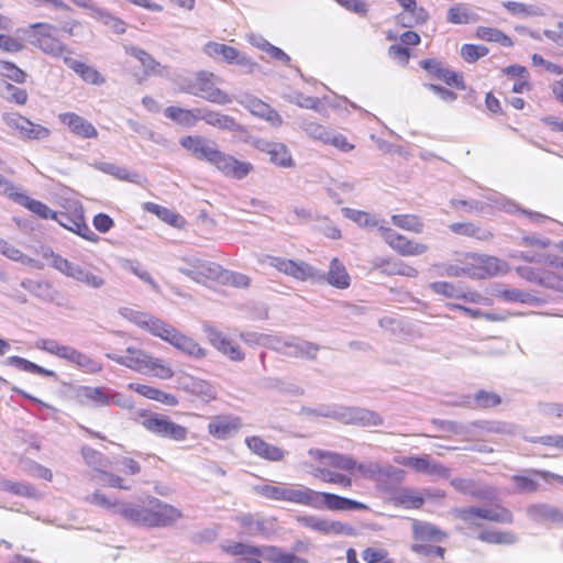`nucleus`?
<instances>
[{
	"label": "nucleus",
	"instance_id": "59",
	"mask_svg": "<svg viewBox=\"0 0 563 563\" xmlns=\"http://www.w3.org/2000/svg\"><path fill=\"white\" fill-rule=\"evenodd\" d=\"M70 363L88 374H96L101 372L102 369V364L100 362L78 351L77 349L73 355Z\"/></svg>",
	"mask_w": 563,
	"mask_h": 563
},
{
	"label": "nucleus",
	"instance_id": "43",
	"mask_svg": "<svg viewBox=\"0 0 563 563\" xmlns=\"http://www.w3.org/2000/svg\"><path fill=\"white\" fill-rule=\"evenodd\" d=\"M14 202L25 207L42 219H53L55 214V211H53L47 205L40 200L30 198L25 192L21 190L19 195L15 196Z\"/></svg>",
	"mask_w": 563,
	"mask_h": 563
},
{
	"label": "nucleus",
	"instance_id": "5",
	"mask_svg": "<svg viewBox=\"0 0 563 563\" xmlns=\"http://www.w3.org/2000/svg\"><path fill=\"white\" fill-rule=\"evenodd\" d=\"M255 490L267 499L287 501L308 507L311 488L300 484H263L257 485Z\"/></svg>",
	"mask_w": 563,
	"mask_h": 563
},
{
	"label": "nucleus",
	"instance_id": "9",
	"mask_svg": "<svg viewBox=\"0 0 563 563\" xmlns=\"http://www.w3.org/2000/svg\"><path fill=\"white\" fill-rule=\"evenodd\" d=\"M2 121L23 141L45 140L51 135V131L46 126L34 123L16 112H4Z\"/></svg>",
	"mask_w": 563,
	"mask_h": 563
},
{
	"label": "nucleus",
	"instance_id": "33",
	"mask_svg": "<svg viewBox=\"0 0 563 563\" xmlns=\"http://www.w3.org/2000/svg\"><path fill=\"white\" fill-rule=\"evenodd\" d=\"M240 428L241 420L230 417H217L208 424L209 433L220 440L231 438Z\"/></svg>",
	"mask_w": 563,
	"mask_h": 563
},
{
	"label": "nucleus",
	"instance_id": "52",
	"mask_svg": "<svg viewBox=\"0 0 563 563\" xmlns=\"http://www.w3.org/2000/svg\"><path fill=\"white\" fill-rule=\"evenodd\" d=\"M93 166L96 169H98L104 174H109L120 180H128L131 183H136L137 178H139V175L136 173H131L125 167H122V166H119V165H115L112 163L98 162V163H95Z\"/></svg>",
	"mask_w": 563,
	"mask_h": 563
},
{
	"label": "nucleus",
	"instance_id": "23",
	"mask_svg": "<svg viewBox=\"0 0 563 563\" xmlns=\"http://www.w3.org/2000/svg\"><path fill=\"white\" fill-rule=\"evenodd\" d=\"M177 384L184 391L191 394L206 402H209L217 397V389L212 384L189 374H179L177 376Z\"/></svg>",
	"mask_w": 563,
	"mask_h": 563
},
{
	"label": "nucleus",
	"instance_id": "62",
	"mask_svg": "<svg viewBox=\"0 0 563 563\" xmlns=\"http://www.w3.org/2000/svg\"><path fill=\"white\" fill-rule=\"evenodd\" d=\"M81 455L87 465L98 472H101L110 464L107 456L90 446H82Z\"/></svg>",
	"mask_w": 563,
	"mask_h": 563
},
{
	"label": "nucleus",
	"instance_id": "11",
	"mask_svg": "<svg viewBox=\"0 0 563 563\" xmlns=\"http://www.w3.org/2000/svg\"><path fill=\"white\" fill-rule=\"evenodd\" d=\"M177 269L197 283H203L206 279H219L221 275L220 265L197 256L181 258Z\"/></svg>",
	"mask_w": 563,
	"mask_h": 563
},
{
	"label": "nucleus",
	"instance_id": "63",
	"mask_svg": "<svg viewBox=\"0 0 563 563\" xmlns=\"http://www.w3.org/2000/svg\"><path fill=\"white\" fill-rule=\"evenodd\" d=\"M528 515L534 520L555 522L559 516V508L547 504L533 505L528 508Z\"/></svg>",
	"mask_w": 563,
	"mask_h": 563
},
{
	"label": "nucleus",
	"instance_id": "53",
	"mask_svg": "<svg viewBox=\"0 0 563 563\" xmlns=\"http://www.w3.org/2000/svg\"><path fill=\"white\" fill-rule=\"evenodd\" d=\"M475 34L479 40L498 43L504 47H511L514 45L512 40L508 35L495 27L478 26Z\"/></svg>",
	"mask_w": 563,
	"mask_h": 563
},
{
	"label": "nucleus",
	"instance_id": "13",
	"mask_svg": "<svg viewBox=\"0 0 563 563\" xmlns=\"http://www.w3.org/2000/svg\"><path fill=\"white\" fill-rule=\"evenodd\" d=\"M147 527H168L183 517L181 511L156 497L147 498Z\"/></svg>",
	"mask_w": 563,
	"mask_h": 563
},
{
	"label": "nucleus",
	"instance_id": "8",
	"mask_svg": "<svg viewBox=\"0 0 563 563\" xmlns=\"http://www.w3.org/2000/svg\"><path fill=\"white\" fill-rule=\"evenodd\" d=\"M313 509H329L334 511L366 510L368 507L357 500L339 496L332 493H323L311 489L309 506Z\"/></svg>",
	"mask_w": 563,
	"mask_h": 563
},
{
	"label": "nucleus",
	"instance_id": "46",
	"mask_svg": "<svg viewBox=\"0 0 563 563\" xmlns=\"http://www.w3.org/2000/svg\"><path fill=\"white\" fill-rule=\"evenodd\" d=\"M0 490L32 499H37L40 497L36 488L24 482H13L4 478L0 479Z\"/></svg>",
	"mask_w": 563,
	"mask_h": 563
},
{
	"label": "nucleus",
	"instance_id": "24",
	"mask_svg": "<svg viewBox=\"0 0 563 563\" xmlns=\"http://www.w3.org/2000/svg\"><path fill=\"white\" fill-rule=\"evenodd\" d=\"M58 120L66 125L68 130L80 139H97L98 131L95 125L84 117L75 112H64L58 114Z\"/></svg>",
	"mask_w": 563,
	"mask_h": 563
},
{
	"label": "nucleus",
	"instance_id": "47",
	"mask_svg": "<svg viewBox=\"0 0 563 563\" xmlns=\"http://www.w3.org/2000/svg\"><path fill=\"white\" fill-rule=\"evenodd\" d=\"M264 560L271 563H309L306 559L274 545L264 547Z\"/></svg>",
	"mask_w": 563,
	"mask_h": 563
},
{
	"label": "nucleus",
	"instance_id": "1",
	"mask_svg": "<svg viewBox=\"0 0 563 563\" xmlns=\"http://www.w3.org/2000/svg\"><path fill=\"white\" fill-rule=\"evenodd\" d=\"M179 143L197 159L208 162L227 177L241 180L253 170L251 163L239 161L232 155L220 151L213 140L205 136L188 135L180 139Z\"/></svg>",
	"mask_w": 563,
	"mask_h": 563
},
{
	"label": "nucleus",
	"instance_id": "7",
	"mask_svg": "<svg viewBox=\"0 0 563 563\" xmlns=\"http://www.w3.org/2000/svg\"><path fill=\"white\" fill-rule=\"evenodd\" d=\"M212 78L213 74L208 71H199L195 80L188 84V86L183 90L212 103L221 106L230 103L232 98L225 91L216 87Z\"/></svg>",
	"mask_w": 563,
	"mask_h": 563
},
{
	"label": "nucleus",
	"instance_id": "55",
	"mask_svg": "<svg viewBox=\"0 0 563 563\" xmlns=\"http://www.w3.org/2000/svg\"><path fill=\"white\" fill-rule=\"evenodd\" d=\"M8 364L27 373L37 374L47 377H55L56 373L52 369L44 368L26 358L21 356L8 357Z\"/></svg>",
	"mask_w": 563,
	"mask_h": 563
},
{
	"label": "nucleus",
	"instance_id": "35",
	"mask_svg": "<svg viewBox=\"0 0 563 563\" xmlns=\"http://www.w3.org/2000/svg\"><path fill=\"white\" fill-rule=\"evenodd\" d=\"M175 349L194 358H203L207 354L206 350L199 345L192 338L185 335L177 329L170 336L168 342Z\"/></svg>",
	"mask_w": 563,
	"mask_h": 563
},
{
	"label": "nucleus",
	"instance_id": "41",
	"mask_svg": "<svg viewBox=\"0 0 563 563\" xmlns=\"http://www.w3.org/2000/svg\"><path fill=\"white\" fill-rule=\"evenodd\" d=\"M342 214L344 218L353 221L356 223L360 228L364 229H373L378 228L383 225V220H379L375 214H372L369 212L357 210L349 207H344L341 209Z\"/></svg>",
	"mask_w": 563,
	"mask_h": 563
},
{
	"label": "nucleus",
	"instance_id": "27",
	"mask_svg": "<svg viewBox=\"0 0 563 563\" xmlns=\"http://www.w3.org/2000/svg\"><path fill=\"white\" fill-rule=\"evenodd\" d=\"M245 444L253 454L271 462L283 461L287 455L285 450L264 441L257 435L247 437Z\"/></svg>",
	"mask_w": 563,
	"mask_h": 563
},
{
	"label": "nucleus",
	"instance_id": "60",
	"mask_svg": "<svg viewBox=\"0 0 563 563\" xmlns=\"http://www.w3.org/2000/svg\"><path fill=\"white\" fill-rule=\"evenodd\" d=\"M145 329L166 342H169L170 336L176 331V328L153 316H151V320L147 321Z\"/></svg>",
	"mask_w": 563,
	"mask_h": 563
},
{
	"label": "nucleus",
	"instance_id": "14",
	"mask_svg": "<svg viewBox=\"0 0 563 563\" xmlns=\"http://www.w3.org/2000/svg\"><path fill=\"white\" fill-rule=\"evenodd\" d=\"M379 232L384 241L401 256H418L429 250L427 244L409 240L388 227L380 225Z\"/></svg>",
	"mask_w": 563,
	"mask_h": 563
},
{
	"label": "nucleus",
	"instance_id": "15",
	"mask_svg": "<svg viewBox=\"0 0 563 563\" xmlns=\"http://www.w3.org/2000/svg\"><path fill=\"white\" fill-rule=\"evenodd\" d=\"M67 395L81 406L92 408L108 407V387L69 385Z\"/></svg>",
	"mask_w": 563,
	"mask_h": 563
},
{
	"label": "nucleus",
	"instance_id": "36",
	"mask_svg": "<svg viewBox=\"0 0 563 563\" xmlns=\"http://www.w3.org/2000/svg\"><path fill=\"white\" fill-rule=\"evenodd\" d=\"M324 278L321 279V282H327L331 286L339 288V289H345L350 286V275L346 272L345 266L342 262L339 261V258L334 257L330 262L329 271L328 273H324Z\"/></svg>",
	"mask_w": 563,
	"mask_h": 563
},
{
	"label": "nucleus",
	"instance_id": "39",
	"mask_svg": "<svg viewBox=\"0 0 563 563\" xmlns=\"http://www.w3.org/2000/svg\"><path fill=\"white\" fill-rule=\"evenodd\" d=\"M405 478V471L393 465L378 464L376 477L374 482L377 487L383 490H389L390 484L402 482Z\"/></svg>",
	"mask_w": 563,
	"mask_h": 563
},
{
	"label": "nucleus",
	"instance_id": "37",
	"mask_svg": "<svg viewBox=\"0 0 563 563\" xmlns=\"http://www.w3.org/2000/svg\"><path fill=\"white\" fill-rule=\"evenodd\" d=\"M411 468L427 475H435L443 478L450 476V470L440 462L431 460L429 455L413 456Z\"/></svg>",
	"mask_w": 563,
	"mask_h": 563
},
{
	"label": "nucleus",
	"instance_id": "20",
	"mask_svg": "<svg viewBox=\"0 0 563 563\" xmlns=\"http://www.w3.org/2000/svg\"><path fill=\"white\" fill-rule=\"evenodd\" d=\"M338 420L343 423L361 427H377L383 424V418L375 411L360 407L339 406Z\"/></svg>",
	"mask_w": 563,
	"mask_h": 563
},
{
	"label": "nucleus",
	"instance_id": "25",
	"mask_svg": "<svg viewBox=\"0 0 563 563\" xmlns=\"http://www.w3.org/2000/svg\"><path fill=\"white\" fill-rule=\"evenodd\" d=\"M239 103L252 114L268 121L273 126H279L283 123L280 114L275 109L254 96H242L239 99Z\"/></svg>",
	"mask_w": 563,
	"mask_h": 563
},
{
	"label": "nucleus",
	"instance_id": "6",
	"mask_svg": "<svg viewBox=\"0 0 563 563\" xmlns=\"http://www.w3.org/2000/svg\"><path fill=\"white\" fill-rule=\"evenodd\" d=\"M141 424L151 433L169 439L176 442L185 441L188 437V429L175 423L167 416L156 412H141Z\"/></svg>",
	"mask_w": 563,
	"mask_h": 563
},
{
	"label": "nucleus",
	"instance_id": "40",
	"mask_svg": "<svg viewBox=\"0 0 563 563\" xmlns=\"http://www.w3.org/2000/svg\"><path fill=\"white\" fill-rule=\"evenodd\" d=\"M390 499L398 506L405 508L419 509L424 503V498L416 489L400 487L390 493Z\"/></svg>",
	"mask_w": 563,
	"mask_h": 563
},
{
	"label": "nucleus",
	"instance_id": "32",
	"mask_svg": "<svg viewBox=\"0 0 563 563\" xmlns=\"http://www.w3.org/2000/svg\"><path fill=\"white\" fill-rule=\"evenodd\" d=\"M320 346L303 339L289 336L285 354L288 357L314 360Z\"/></svg>",
	"mask_w": 563,
	"mask_h": 563
},
{
	"label": "nucleus",
	"instance_id": "16",
	"mask_svg": "<svg viewBox=\"0 0 563 563\" xmlns=\"http://www.w3.org/2000/svg\"><path fill=\"white\" fill-rule=\"evenodd\" d=\"M56 266L59 273L86 285L87 287L99 289L106 284L102 276L95 274L88 267L75 264L68 260H58Z\"/></svg>",
	"mask_w": 563,
	"mask_h": 563
},
{
	"label": "nucleus",
	"instance_id": "17",
	"mask_svg": "<svg viewBox=\"0 0 563 563\" xmlns=\"http://www.w3.org/2000/svg\"><path fill=\"white\" fill-rule=\"evenodd\" d=\"M203 332L209 343L229 360L234 362L244 360L245 355L241 347L231 341L222 331L210 324H203Z\"/></svg>",
	"mask_w": 563,
	"mask_h": 563
},
{
	"label": "nucleus",
	"instance_id": "61",
	"mask_svg": "<svg viewBox=\"0 0 563 563\" xmlns=\"http://www.w3.org/2000/svg\"><path fill=\"white\" fill-rule=\"evenodd\" d=\"M478 539L492 544H512L517 541V537L514 533L497 530H484L478 534Z\"/></svg>",
	"mask_w": 563,
	"mask_h": 563
},
{
	"label": "nucleus",
	"instance_id": "28",
	"mask_svg": "<svg viewBox=\"0 0 563 563\" xmlns=\"http://www.w3.org/2000/svg\"><path fill=\"white\" fill-rule=\"evenodd\" d=\"M196 112L199 113V120H203L209 125L230 132H245V128L238 123L233 117L203 109H196Z\"/></svg>",
	"mask_w": 563,
	"mask_h": 563
},
{
	"label": "nucleus",
	"instance_id": "19",
	"mask_svg": "<svg viewBox=\"0 0 563 563\" xmlns=\"http://www.w3.org/2000/svg\"><path fill=\"white\" fill-rule=\"evenodd\" d=\"M486 202L485 209L487 207L497 208L499 210H504L508 213L520 212L526 214L532 222L542 223L545 221H550L551 219L542 213L529 211L526 209H521L514 200H510L506 196L497 192L489 191L485 195Z\"/></svg>",
	"mask_w": 563,
	"mask_h": 563
},
{
	"label": "nucleus",
	"instance_id": "64",
	"mask_svg": "<svg viewBox=\"0 0 563 563\" xmlns=\"http://www.w3.org/2000/svg\"><path fill=\"white\" fill-rule=\"evenodd\" d=\"M0 76L16 84H23L26 80V73L14 63L0 59Z\"/></svg>",
	"mask_w": 563,
	"mask_h": 563
},
{
	"label": "nucleus",
	"instance_id": "44",
	"mask_svg": "<svg viewBox=\"0 0 563 563\" xmlns=\"http://www.w3.org/2000/svg\"><path fill=\"white\" fill-rule=\"evenodd\" d=\"M501 402V398L496 393L481 389L475 393L474 397L470 396L462 402L465 407H476L482 409L494 408Z\"/></svg>",
	"mask_w": 563,
	"mask_h": 563
},
{
	"label": "nucleus",
	"instance_id": "58",
	"mask_svg": "<svg viewBox=\"0 0 563 563\" xmlns=\"http://www.w3.org/2000/svg\"><path fill=\"white\" fill-rule=\"evenodd\" d=\"M391 222L394 225L413 233H422L424 228L421 219L415 214H394Z\"/></svg>",
	"mask_w": 563,
	"mask_h": 563
},
{
	"label": "nucleus",
	"instance_id": "12",
	"mask_svg": "<svg viewBox=\"0 0 563 563\" xmlns=\"http://www.w3.org/2000/svg\"><path fill=\"white\" fill-rule=\"evenodd\" d=\"M245 142L251 144L256 150L269 155V161L276 166L282 168H291L295 166L289 148L280 142H274L266 139L256 136H249Z\"/></svg>",
	"mask_w": 563,
	"mask_h": 563
},
{
	"label": "nucleus",
	"instance_id": "45",
	"mask_svg": "<svg viewBox=\"0 0 563 563\" xmlns=\"http://www.w3.org/2000/svg\"><path fill=\"white\" fill-rule=\"evenodd\" d=\"M12 390L19 396L32 401L36 406L35 415L43 420H56L58 409L53 407L49 404L44 402L43 400L32 396L31 394L18 388L13 387Z\"/></svg>",
	"mask_w": 563,
	"mask_h": 563
},
{
	"label": "nucleus",
	"instance_id": "2",
	"mask_svg": "<svg viewBox=\"0 0 563 563\" xmlns=\"http://www.w3.org/2000/svg\"><path fill=\"white\" fill-rule=\"evenodd\" d=\"M106 356L117 364L141 374L153 375L161 379H169L174 376L173 369L163 360L153 357L134 346L126 347L124 354L107 353Z\"/></svg>",
	"mask_w": 563,
	"mask_h": 563
},
{
	"label": "nucleus",
	"instance_id": "56",
	"mask_svg": "<svg viewBox=\"0 0 563 563\" xmlns=\"http://www.w3.org/2000/svg\"><path fill=\"white\" fill-rule=\"evenodd\" d=\"M92 18L108 26L115 34H123L126 31L125 22L107 9L99 8Z\"/></svg>",
	"mask_w": 563,
	"mask_h": 563
},
{
	"label": "nucleus",
	"instance_id": "54",
	"mask_svg": "<svg viewBox=\"0 0 563 563\" xmlns=\"http://www.w3.org/2000/svg\"><path fill=\"white\" fill-rule=\"evenodd\" d=\"M503 7L512 15L525 19L529 16L542 15V9L538 5L527 4L518 1H504Z\"/></svg>",
	"mask_w": 563,
	"mask_h": 563
},
{
	"label": "nucleus",
	"instance_id": "50",
	"mask_svg": "<svg viewBox=\"0 0 563 563\" xmlns=\"http://www.w3.org/2000/svg\"><path fill=\"white\" fill-rule=\"evenodd\" d=\"M413 537L420 541H435L440 542L446 538V533L441 531L432 523L428 522H415L413 523Z\"/></svg>",
	"mask_w": 563,
	"mask_h": 563
},
{
	"label": "nucleus",
	"instance_id": "10",
	"mask_svg": "<svg viewBox=\"0 0 563 563\" xmlns=\"http://www.w3.org/2000/svg\"><path fill=\"white\" fill-rule=\"evenodd\" d=\"M268 265L275 267L277 271L291 276L298 280H308L311 279L313 282H320L324 278V274L316 269L310 264L302 261H292L277 256L268 257Z\"/></svg>",
	"mask_w": 563,
	"mask_h": 563
},
{
	"label": "nucleus",
	"instance_id": "57",
	"mask_svg": "<svg viewBox=\"0 0 563 563\" xmlns=\"http://www.w3.org/2000/svg\"><path fill=\"white\" fill-rule=\"evenodd\" d=\"M21 286L32 295L46 301L53 300L54 289L48 282L43 280H23Z\"/></svg>",
	"mask_w": 563,
	"mask_h": 563
},
{
	"label": "nucleus",
	"instance_id": "3",
	"mask_svg": "<svg viewBox=\"0 0 563 563\" xmlns=\"http://www.w3.org/2000/svg\"><path fill=\"white\" fill-rule=\"evenodd\" d=\"M56 30V26L53 24L37 22L20 31L32 46L38 48L45 55L54 58H64V54L69 53V51L63 41L54 36Z\"/></svg>",
	"mask_w": 563,
	"mask_h": 563
},
{
	"label": "nucleus",
	"instance_id": "18",
	"mask_svg": "<svg viewBox=\"0 0 563 563\" xmlns=\"http://www.w3.org/2000/svg\"><path fill=\"white\" fill-rule=\"evenodd\" d=\"M466 260H471L473 278L477 279L504 274L508 269L507 263L495 256L470 254Z\"/></svg>",
	"mask_w": 563,
	"mask_h": 563
},
{
	"label": "nucleus",
	"instance_id": "51",
	"mask_svg": "<svg viewBox=\"0 0 563 563\" xmlns=\"http://www.w3.org/2000/svg\"><path fill=\"white\" fill-rule=\"evenodd\" d=\"M165 115L168 119L186 126H194L200 119L199 113L196 112V109L188 110L173 106L165 109Z\"/></svg>",
	"mask_w": 563,
	"mask_h": 563
},
{
	"label": "nucleus",
	"instance_id": "4",
	"mask_svg": "<svg viewBox=\"0 0 563 563\" xmlns=\"http://www.w3.org/2000/svg\"><path fill=\"white\" fill-rule=\"evenodd\" d=\"M452 512L470 527L476 528L481 527V523L477 522L478 519L497 523H511L514 520L511 511L500 505L490 507H460L454 508Z\"/></svg>",
	"mask_w": 563,
	"mask_h": 563
},
{
	"label": "nucleus",
	"instance_id": "26",
	"mask_svg": "<svg viewBox=\"0 0 563 563\" xmlns=\"http://www.w3.org/2000/svg\"><path fill=\"white\" fill-rule=\"evenodd\" d=\"M308 453L312 459L330 467L350 473H353L355 471L356 461L350 455L323 451L319 449H310Z\"/></svg>",
	"mask_w": 563,
	"mask_h": 563
},
{
	"label": "nucleus",
	"instance_id": "29",
	"mask_svg": "<svg viewBox=\"0 0 563 563\" xmlns=\"http://www.w3.org/2000/svg\"><path fill=\"white\" fill-rule=\"evenodd\" d=\"M518 272L521 277L530 282L563 292V278L555 273L548 271L539 272L529 266L519 267Z\"/></svg>",
	"mask_w": 563,
	"mask_h": 563
},
{
	"label": "nucleus",
	"instance_id": "21",
	"mask_svg": "<svg viewBox=\"0 0 563 563\" xmlns=\"http://www.w3.org/2000/svg\"><path fill=\"white\" fill-rule=\"evenodd\" d=\"M298 521L301 526L323 534L351 536L353 533V528L347 523L320 518L313 515L299 517Z\"/></svg>",
	"mask_w": 563,
	"mask_h": 563
},
{
	"label": "nucleus",
	"instance_id": "38",
	"mask_svg": "<svg viewBox=\"0 0 563 563\" xmlns=\"http://www.w3.org/2000/svg\"><path fill=\"white\" fill-rule=\"evenodd\" d=\"M451 485L460 493L475 497L481 500L490 499L493 490L486 486L477 485L473 479L453 478Z\"/></svg>",
	"mask_w": 563,
	"mask_h": 563
},
{
	"label": "nucleus",
	"instance_id": "31",
	"mask_svg": "<svg viewBox=\"0 0 563 563\" xmlns=\"http://www.w3.org/2000/svg\"><path fill=\"white\" fill-rule=\"evenodd\" d=\"M115 514L134 525L147 527V499L142 504L121 503Z\"/></svg>",
	"mask_w": 563,
	"mask_h": 563
},
{
	"label": "nucleus",
	"instance_id": "22",
	"mask_svg": "<svg viewBox=\"0 0 563 563\" xmlns=\"http://www.w3.org/2000/svg\"><path fill=\"white\" fill-rule=\"evenodd\" d=\"M53 220H55L63 228L78 234L88 241L96 242L99 239L98 235L85 222L81 209H76L73 213L55 211Z\"/></svg>",
	"mask_w": 563,
	"mask_h": 563
},
{
	"label": "nucleus",
	"instance_id": "48",
	"mask_svg": "<svg viewBox=\"0 0 563 563\" xmlns=\"http://www.w3.org/2000/svg\"><path fill=\"white\" fill-rule=\"evenodd\" d=\"M449 229L459 235L475 238L481 241H487L492 239L493 234L472 222H454L449 225Z\"/></svg>",
	"mask_w": 563,
	"mask_h": 563
},
{
	"label": "nucleus",
	"instance_id": "42",
	"mask_svg": "<svg viewBox=\"0 0 563 563\" xmlns=\"http://www.w3.org/2000/svg\"><path fill=\"white\" fill-rule=\"evenodd\" d=\"M0 253L11 261L21 263L35 269H42L44 267L42 262L25 255L22 251L4 240H0Z\"/></svg>",
	"mask_w": 563,
	"mask_h": 563
},
{
	"label": "nucleus",
	"instance_id": "49",
	"mask_svg": "<svg viewBox=\"0 0 563 563\" xmlns=\"http://www.w3.org/2000/svg\"><path fill=\"white\" fill-rule=\"evenodd\" d=\"M478 20V15L472 12L464 3H456L449 8L446 21L452 24H468Z\"/></svg>",
	"mask_w": 563,
	"mask_h": 563
},
{
	"label": "nucleus",
	"instance_id": "30",
	"mask_svg": "<svg viewBox=\"0 0 563 563\" xmlns=\"http://www.w3.org/2000/svg\"><path fill=\"white\" fill-rule=\"evenodd\" d=\"M224 551L236 556L233 563H262L261 558H264V547L258 548L242 542H233L227 545Z\"/></svg>",
	"mask_w": 563,
	"mask_h": 563
},
{
	"label": "nucleus",
	"instance_id": "34",
	"mask_svg": "<svg viewBox=\"0 0 563 563\" xmlns=\"http://www.w3.org/2000/svg\"><path fill=\"white\" fill-rule=\"evenodd\" d=\"M63 62L87 84L100 86L106 81L104 77L92 66L68 56H65Z\"/></svg>",
	"mask_w": 563,
	"mask_h": 563
}]
</instances>
